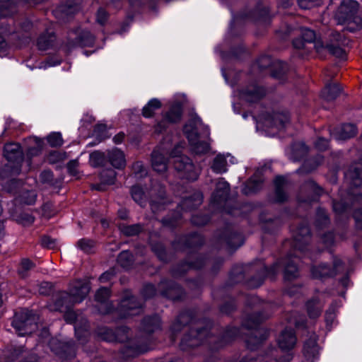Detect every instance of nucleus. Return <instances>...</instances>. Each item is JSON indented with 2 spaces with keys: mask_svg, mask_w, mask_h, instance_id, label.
<instances>
[{
  "mask_svg": "<svg viewBox=\"0 0 362 362\" xmlns=\"http://www.w3.org/2000/svg\"><path fill=\"white\" fill-rule=\"evenodd\" d=\"M56 342L57 341L54 339L49 342L50 348L56 355L64 359L71 358L74 356V349L69 344H63L59 349H55L53 347V344Z\"/></svg>",
  "mask_w": 362,
  "mask_h": 362,
  "instance_id": "37",
  "label": "nucleus"
},
{
  "mask_svg": "<svg viewBox=\"0 0 362 362\" xmlns=\"http://www.w3.org/2000/svg\"><path fill=\"white\" fill-rule=\"evenodd\" d=\"M269 317L263 315L260 313H255L248 315L243 322L242 329H246L250 332L245 339L247 349H256L258 346L268 337V332L262 327L259 324Z\"/></svg>",
  "mask_w": 362,
  "mask_h": 362,
  "instance_id": "3",
  "label": "nucleus"
},
{
  "mask_svg": "<svg viewBox=\"0 0 362 362\" xmlns=\"http://www.w3.org/2000/svg\"><path fill=\"white\" fill-rule=\"evenodd\" d=\"M203 202V194L200 191L194 192L191 196L182 199L177 206L178 212L173 218H164L162 219L163 226L174 228L177 224V221L181 218L180 211H189L198 208Z\"/></svg>",
  "mask_w": 362,
  "mask_h": 362,
  "instance_id": "7",
  "label": "nucleus"
},
{
  "mask_svg": "<svg viewBox=\"0 0 362 362\" xmlns=\"http://www.w3.org/2000/svg\"><path fill=\"white\" fill-rule=\"evenodd\" d=\"M47 140L52 147H59L63 144L62 134L59 132H53L47 136Z\"/></svg>",
  "mask_w": 362,
  "mask_h": 362,
  "instance_id": "57",
  "label": "nucleus"
},
{
  "mask_svg": "<svg viewBox=\"0 0 362 362\" xmlns=\"http://www.w3.org/2000/svg\"><path fill=\"white\" fill-rule=\"evenodd\" d=\"M144 310V302L136 296L126 292L117 307L120 318H127L141 314Z\"/></svg>",
  "mask_w": 362,
  "mask_h": 362,
  "instance_id": "8",
  "label": "nucleus"
},
{
  "mask_svg": "<svg viewBox=\"0 0 362 362\" xmlns=\"http://www.w3.org/2000/svg\"><path fill=\"white\" fill-rule=\"evenodd\" d=\"M95 42V37L88 30L79 28L68 33L66 46L69 49L77 47H91Z\"/></svg>",
  "mask_w": 362,
  "mask_h": 362,
  "instance_id": "11",
  "label": "nucleus"
},
{
  "mask_svg": "<svg viewBox=\"0 0 362 362\" xmlns=\"http://www.w3.org/2000/svg\"><path fill=\"white\" fill-rule=\"evenodd\" d=\"M358 4L355 0H343L339 6L335 19L345 29L353 33L362 28V18L357 15Z\"/></svg>",
  "mask_w": 362,
  "mask_h": 362,
  "instance_id": "4",
  "label": "nucleus"
},
{
  "mask_svg": "<svg viewBox=\"0 0 362 362\" xmlns=\"http://www.w3.org/2000/svg\"><path fill=\"white\" fill-rule=\"evenodd\" d=\"M107 158L108 163L115 168L122 169L126 165L124 154L117 148L107 150Z\"/></svg>",
  "mask_w": 362,
  "mask_h": 362,
  "instance_id": "30",
  "label": "nucleus"
},
{
  "mask_svg": "<svg viewBox=\"0 0 362 362\" xmlns=\"http://www.w3.org/2000/svg\"><path fill=\"white\" fill-rule=\"evenodd\" d=\"M119 229L125 236H135L144 230V225L141 223L132 225L122 223L119 225Z\"/></svg>",
  "mask_w": 362,
  "mask_h": 362,
  "instance_id": "41",
  "label": "nucleus"
},
{
  "mask_svg": "<svg viewBox=\"0 0 362 362\" xmlns=\"http://www.w3.org/2000/svg\"><path fill=\"white\" fill-rule=\"evenodd\" d=\"M134 256L128 250L121 252L117 257L118 263L125 269L129 268L134 262Z\"/></svg>",
  "mask_w": 362,
  "mask_h": 362,
  "instance_id": "46",
  "label": "nucleus"
},
{
  "mask_svg": "<svg viewBox=\"0 0 362 362\" xmlns=\"http://www.w3.org/2000/svg\"><path fill=\"white\" fill-rule=\"evenodd\" d=\"M202 125V121L194 111L189 113V119L183 127V132L189 141L197 140L199 137L198 129Z\"/></svg>",
  "mask_w": 362,
  "mask_h": 362,
  "instance_id": "23",
  "label": "nucleus"
},
{
  "mask_svg": "<svg viewBox=\"0 0 362 362\" xmlns=\"http://www.w3.org/2000/svg\"><path fill=\"white\" fill-rule=\"evenodd\" d=\"M218 241L221 245H225L229 250H236L244 243L243 235L238 233L230 227H227L218 235Z\"/></svg>",
  "mask_w": 362,
  "mask_h": 362,
  "instance_id": "13",
  "label": "nucleus"
},
{
  "mask_svg": "<svg viewBox=\"0 0 362 362\" xmlns=\"http://www.w3.org/2000/svg\"><path fill=\"white\" fill-rule=\"evenodd\" d=\"M360 167L358 166H352L351 170H353V179L354 183L356 186L362 187V177H361V174L362 173V164H360Z\"/></svg>",
  "mask_w": 362,
  "mask_h": 362,
  "instance_id": "63",
  "label": "nucleus"
},
{
  "mask_svg": "<svg viewBox=\"0 0 362 362\" xmlns=\"http://www.w3.org/2000/svg\"><path fill=\"white\" fill-rule=\"evenodd\" d=\"M289 122V115L286 112H274L272 115V125L278 129L284 128Z\"/></svg>",
  "mask_w": 362,
  "mask_h": 362,
  "instance_id": "44",
  "label": "nucleus"
},
{
  "mask_svg": "<svg viewBox=\"0 0 362 362\" xmlns=\"http://www.w3.org/2000/svg\"><path fill=\"white\" fill-rule=\"evenodd\" d=\"M296 31L305 42L313 43L316 38L315 32L310 28L301 27Z\"/></svg>",
  "mask_w": 362,
  "mask_h": 362,
  "instance_id": "52",
  "label": "nucleus"
},
{
  "mask_svg": "<svg viewBox=\"0 0 362 362\" xmlns=\"http://www.w3.org/2000/svg\"><path fill=\"white\" fill-rule=\"evenodd\" d=\"M160 327V319L158 315L145 317L141 323V329L143 332L151 334Z\"/></svg>",
  "mask_w": 362,
  "mask_h": 362,
  "instance_id": "31",
  "label": "nucleus"
},
{
  "mask_svg": "<svg viewBox=\"0 0 362 362\" xmlns=\"http://www.w3.org/2000/svg\"><path fill=\"white\" fill-rule=\"evenodd\" d=\"M76 247L85 253H90L95 247V242L91 239L81 238L77 241Z\"/></svg>",
  "mask_w": 362,
  "mask_h": 362,
  "instance_id": "54",
  "label": "nucleus"
},
{
  "mask_svg": "<svg viewBox=\"0 0 362 362\" xmlns=\"http://www.w3.org/2000/svg\"><path fill=\"white\" fill-rule=\"evenodd\" d=\"M37 195L34 191H25L21 195V200L23 203L32 205L36 201Z\"/></svg>",
  "mask_w": 362,
  "mask_h": 362,
  "instance_id": "61",
  "label": "nucleus"
},
{
  "mask_svg": "<svg viewBox=\"0 0 362 362\" xmlns=\"http://www.w3.org/2000/svg\"><path fill=\"white\" fill-rule=\"evenodd\" d=\"M90 158L95 166H104L108 163L107 151L105 152L95 151L90 154Z\"/></svg>",
  "mask_w": 362,
  "mask_h": 362,
  "instance_id": "47",
  "label": "nucleus"
},
{
  "mask_svg": "<svg viewBox=\"0 0 362 362\" xmlns=\"http://www.w3.org/2000/svg\"><path fill=\"white\" fill-rule=\"evenodd\" d=\"M45 0H6L0 1V16L3 18L13 15L17 11V7L26 4L29 6H35L41 4Z\"/></svg>",
  "mask_w": 362,
  "mask_h": 362,
  "instance_id": "16",
  "label": "nucleus"
},
{
  "mask_svg": "<svg viewBox=\"0 0 362 362\" xmlns=\"http://www.w3.org/2000/svg\"><path fill=\"white\" fill-rule=\"evenodd\" d=\"M240 97L248 103H257L266 95L264 87L253 83L246 86L240 91Z\"/></svg>",
  "mask_w": 362,
  "mask_h": 362,
  "instance_id": "19",
  "label": "nucleus"
},
{
  "mask_svg": "<svg viewBox=\"0 0 362 362\" xmlns=\"http://www.w3.org/2000/svg\"><path fill=\"white\" fill-rule=\"evenodd\" d=\"M189 326V331L184 334L180 343V348L188 351L206 343L213 350L218 349L234 340L240 334V330L235 327H228L221 337L209 334L211 322L206 320H197L194 311L187 310L180 313L170 327V337L175 341L176 336L185 327Z\"/></svg>",
  "mask_w": 362,
  "mask_h": 362,
  "instance_id": "1",
  "label": "nucleus"
},
{
  "mask_svg": "<svg viewBox=\"0 0 362 362\" xmlns=\"http://www.w3.org/2000/svg\"><path fill=\"white\" fill-rule=\"evenodd\" d=\"M316 226L322 228L329 223V218L326 211L323 209H318L316 214Z\"/></svg>",
  "mask_w": 362,
  "mask_h": 362,
  "instance_id": "56",
  "label": "nucleus"
},
{
  "mask_svg": "<svg viewBox=\"0 0 362 362\" xmlns=\"http://www.w3.org/2000/svg\"><path fill=\"white\" fill-rule=\"evenodd\" d=\"M302 189L309 191L316 196H320L323 194V189L312 180L305 182L302 186Z\"/></svg>",
  "mask_w": 362,
  "mask_h": 362,
  "instance_id": "51",
  "label": "nucleus"
},
{
  "mask_svg": "<svg viewBox=\"0 0 362 362\" xmlns=\"http://www.w3.org/2000/svg\"><path fill=\"white\" fill-rule=\"evenodd\" d=\"M346 44V40L343 35L338 32L332 33L329 42L327 43L325 48L332 55L339 58L345 57V51L341 47Z\"/></svg>",
  "mask_w": 362,
  "mask_h": 362,
  "instance_id": "21",
  "label": "nucleus"
},
{
  "mask_svg": "<svg viewBox=\"0 0 362 362\" xmlns=\"http://www.w3.org/2000/svg\"><path fill=\"white\" fill-rule=\"evenodd\" d=\"M305 307L310 318L315 319L321 315L324 303L317 297H314L307 301Z\"/></svg>",
  "mask_w": 362,
  "mask_h": 362,
  "instance_id": "33",
  "label": "nucleus"
},
{
  "mask_svg": "<svg viewBox=\"0 0 362 362\" xmlns=\"http://www.w3.org/2000/svg\"><path fill=\"white\" fill-rule=\"evenodd\" d=\"M206 258L199 254L192 253L187 260L182 262L171 269V274L175 278L183 276L189 269H199L206 264Z\"/></svg>",
  "mask_w": 362,
  "mask_h": 362,
  "instance_id": "10",
  "label": "nucleus"
},
{
  "mask_svg": "<svg viewBox=\"0 0 362 362\" xmlns=\"http://www.w3.org/2000/svg\"><path fill=\"white\" fill-rule=\"evenodd\" d=\"M286 180L283 176H276L274 180L275 185V201L284 202L287 199V195L284 190Z\"/></svg>",
  "mask_w": 362,
  "mask_h": 362,
  "instance_id": "38",
  "label": "nucleus"
},
{
  "mask_svg": "<svg viewBox=\"0 0 362 362\" xmlns=\"http://www.w3.org/2000/svg\"><path fill=\"white\" fill-rule=\"evenodd\" d=\"M35 267V264L28 259H23L21 261L20 268L18 269V274L21 277L25 278L27 276V272Z\"/></svg>",
  "mask_w": 362,
  "mask_h": 362,
  "instance_id": "58",
  "label": "nucleus"
},
{
  "mask_svg": "<svg viewBox=\"0 0 362 362\" xmlns=\"http://www.w3.org/2000/svg\"><path fill=\"white\" fill-rule=\"evenodd\" d=\"M55 39L54 32L47 30L38 37L37 46L40 50H47L53 46Z\"/></svg>",
  "mask_w": 362,
  "mask_h": 362,
  "instance_id": "35",
  "label": "nucleus"
},
{
  "mask_svg": "<svg viewBox=\"0 0 362 362\" xmlns=\"http://www.w3.org/2000/svg\"><path fill=\"white\" fill-rule=\"evenodd\" d=\"M308 153V147L303 142H296L291 146L290 158L293 161H298Z\"/></svg>",
  "mask_w": 362,
  "mask_h": 362,
  "instance_id": "39",
  "label": "nucleus"
},
{
  "mask_svg": "<svg viewBox=\"0 0 362 362\" xmlns=\"http://www.w3.org/2000/svg\"><path fill=\"white\" fill-rule=\"evenodd\" d=\"M246 17L250 18L257 23L262 25H268L271 21L269 8L262 4L257 5L255 9L250 12Z\"/></svg>",
  "mask_w": 362,
  "mask_h": 362,
  "instance_id": "28",
  "label": "nucleus"
},
{
  "mask_svg": "<svg viewBox=\"0 0 362 362\" xmlns=\"http://www.w3.org/2000/svg\"><path fill=\"white\" fill-rule=\"evenodd\" d=\"M341 88L338 83H329L322 90L321 95L327 101L335 100L341 93Z\"/></svg>",
  "mask_w": 362,
  "mask_h": 362,
  "instance_id": "36",
  "label": "nucleus"
},
{
  "mask_svg": "<svg viewBox=\"0 0 362 362\" xmlns=\"http://www.w3.org/2000/svg\"><path fill=\"white\" fill-rule=\"evenodd\" d=\"M357 132L356 127L353 124H344L333 134L337 140H346L354 137Z\"/></svg>",
  "mask_w": 362,
  "mask_h": 362,
  "instance_id": "32",
  "label": "nucleus"
},
{
  "mask_svg": "<svg viewBox=\"0 0 362 362\" xmlns=\"http://www.w3.org/2000/svg\"><path fill=\"white\" fill-rule=\"evenodd\" d=\"M308 337L303 344V354L308 362H313L319 355L317 336L314 332H308Z\"/></svg>",
  "mask_w": 362,
  "mask_h": 362,
  "instance_id": "18",
  "label": "nucleus"
},
{
  "mask_svg": "<svg viewBox=\"0 0 362 362\" xmlns=\"http://www.w3.org/2000/svg\"><path fill=\"white\" fill-rule=\"evenodd\" d=\"M11 325L19 336L30 334L37 329L35 315L27 309L16 312Z\"/></svg>",
  "mask_w": 362,
  "mask_h": 362,
  "instance_id": "6",
  "label": "nucleus"
},
{
  "mask_svg": "<svg viewBox=\"0 0 362 362\" xmlns=\"http://www.w3.org/2000/svg\"><path fill=\"white\" fill-rule=\"evenodd\" d=\"M279 267H284V277L286 281H292L299 276V270L297 263L291 256L288 255L275 262L272 267L267 268L264 264L259 262L256 265L235 266L230 274V279L233 283H240L245 278V272L250 269L252 272H257V276H253L249 280V286L257 288L260 286L265 276L274 277L278 273Z\"/></svg>",
  "mask_w": 362,
  "mask_h": 362,
  "instance_id": "2",
  "label": "nucleus"
},
{
  "mask_svg": "<svg viewBox=\"0 0 362 362\" xmlns=\"http://www.w3.org/2000/svg\"><path fill=\"white\" fill-rule=\"evenodd\" d=\"M81 0H67L66 4L60 6L57 11L66 16L73 15L81 9Z\"/></svg>",
  "mask_w": 362,
  "mask_h": 362,
  "instance_id": "40",
  "label": "nucleus"
},
{
  "mask_svg": "<svg viewBox=\"0 0 362 362\" xmlns=\"http://www.w3.org/2000/svg\"><path fill=\"white\" fill-rule=\"evenodd\" d=\"M132 199L140 206H143L145 203V197L143 189L139 186H133L131 189Z\"/></svg>",
  "mask_w": 362,
  "mask_h": 362,
  "instance_id": "55",
  "label": "nucleus"
},
{
  "mask_svg": "<svg viewBox=\"0 0 362 362\" xmlns=\"http://www.w3.org/2000/svg\"><path fill=\"white\" fill-rule=\"evenodd\" d=\"M141 294L144 299L151 298L156 294V288L153 284H146L143 286Z\"/></svg>",
  "mask_w": 362,
  "mask_h": 362,
  "instance_id": "59",
  "label": "nucleus"
},
{
  "mask_svg": "<svg viewBox=\"0 0 362 362\" xmlns=\"http://www.w3.org/2000/svg\"><path fill=\"white\" fill-rule=\"evenodd\" d=\"M297 338L292 329L286 328L284 329L279 338V347L284 351H289L293 349L296 344Z\"/></svg>",
  "mask_w": 362,
  "mask_h": 362,
  "instance_id": "26",
  "label": "nucleus"
},
{
  "mask_svg": "<svg viewBox=\"0 0 362 362\" xmlns=\"http://www.w3.org/2000/svg\"><path fill=\"white\" fill-rule=\"evenodd\" d=\"M158 288L161 296L173 300L182 299L185 294L182 288L173 281H161Z\"/></svg>",
  "mask_w": 362,
  "mask_h": 362,
  "instance_id": "17",
  "label": "nucleus"
},
{
  "mask_svg": "<svg viewBox=\"0 0 362 362\" xmlns=\"http://www.w3.org/2000/svg\"><path fill=\"white\" fill-rule=\"evenodd\" d=\"M229 192V184L223 178H221L216 183V189L211 195V206L217 209L221 208L228 197Z\"/></svg>",
  "mask_w": 362,
  "mask_h": 362,
  "instance_id": "15",
  "label": "nucleus"
},
{
  "mask_svg": "<svg viewBox=\"0 0 362 362\" xmlns=\"http://www.w3.org/2000/svg\"><path fill=\"white\" fill-rule=\"evenodd\" d=\"M182 116V107L180 103L173 104L166 112L163 116V119L158 123L156 131L161 132L165 129L167 126L166 123H177L179 122Z\"/></svg>",
  "mask_w": 362,
  "mask_h": 362,
  "instance_id": "20",
  "label": "nucleus"
},
{
  "mask_svg": "<svg viewBox=\"0 0 362 362\" xmlns=\"http://www.w3.org/2000/svg\"><path fill=\"white\" fill-rule=\"evenodd\" d=\"M16 220L23 226H29L34 222L35 217L30 214L23 212L18 215Z\"/></svg>",
  "mask_w": 362,
  "mask_h": 362,
  "instance_id": "64",
  "label": "nucleus"
},
{
  "mask_svg": "<svg viewBox=\"0 0 362 362\" xmlns=\"http://www.w3.org/2000/svg\"><path fill=\"white\" fill-rule=\"evenodd\" d=\"M203 243V237L197 233H193L188 235L178 237L173 243V247L176 250H185L187 249L195 250Z\"/></svg>",
  "mask_w": 362,
  "mask_h": 362,
  "instance_id": "14",
  "label": "nucleus"
},
{
  "mask_svg": "<svg viewBox=\"0 0 362 362\" xmlns=\"http://www.w3.org/2000/svg\"><path fill=\"white\" fill-rule=\"evenodd\" d=\"M4 154L8 162L6 168H10L13 174H19L23 160V153L17 143H8L4 146Z\"/></svg>",
  "mask_w": 362,
  "mask_h": 362,
  "instance_id": "9",
  "label": "nucleus"
},
{
  "mask_svg": "<svg viewBox=\"0 0 362 362\" xmlns=\"http://www.w3.org/2000/svg\"><path fill=\"white\" fill-rule=\"evenodd\" d=\"M90 291V286L88 283L81 281H76L71 284L69 289V295L73 303H79L82 302Z\"/></svg>",
  "mask_w": 362,
  "mask_h": 362,
  "instance_id": "25",
  "label": "nucleus"
},
{
  "mask_svg": "<svg viewBox=\"0 0 362 362\" xmlns=\"http://www.w3.org/2000/svg\"><path fill=\"white\" fill-rule=\"evenodd\" d=\"M74 304V303H73L69 293L61 292L54 300V304L51 305L50 310L63 312L68 310Z\"/></svg>",
  "mask_w": 362,
  "mask_h": 362,
  "instance_id": "29",
  "label": "nucleus"
},
{
  "mask_svg": "<svg viewBox=\"0 0 362 362\" xmlns=\"http://www.w3.org/2000/svg\"><path fill=\"white\" fill-rule=\"evenodd\" d=\"M132 170L135 176L139 178L147 175V170L144 166L141 161H136L132 165Z\"/></svg>",
  "mask_w": 362,
  "mask_h": 362,
  "instance_id": "60",
  "label": "nucleus"
},
{
  "mask_svg": "<svg viewBox=\"0 0 362 362\" xmlns=\"http://www.w3.org/2000/svg\"><path fill=\"white\" fill-rule=\"evenodd\" d=\"M167 159L158 151L154 150L151 153V165L153 169L158 173H164L166 171Z\"/></svg>",
  "mask_w": 362,
  "mask_h": 362,
  "instance_id": "34",
  "label": "nucleus"
},
{
  "mask_svg": "<svg viewBox=\"0 0 362 362\" xmlns=\"http://www.w3.org/2000/svg\"><path fill=\"white\" fill-rule=\"evenodd\" d=\"M22 350L20 348H11L4 351L2 360L5 362H12L16 360L21 354Z\"/></svg>",
  "mask_w": 362,
  "mask_h": 362,
  "instance_id": "53",
  "label": "nucleus"
},
{
  "mask_svg": "<svg viewBox=\"0 0 362 362\" xmlns=\"http://www.w3.org/2000/svg\"><path fill=\"white\" fill-rule=\"evenodd\" d=\"M310 230L305 223L300 224L293 234L294 247L300 251H304L310 240Z\"/></svg>",
  "mask_w": 362,
  "mask_h": 362,
  "instance_id": "24",
  "label": "nucleus"
},
{
  "mask_svg": "<svg viewBox=\"0 0 362 362\" xmlns=\"http://www.w3.org/2000/svg\"><path fill=\"white\" fill-rule=\"evenodd\" d=\"M100 179L103 184L113 185L116 180V172L112 168L103 169L100 173Z\"/></svg>",
  "mask_w": 362,
  "mask_h": 362,
  "instance_id": "48",
  "label": "nucleus"
},
{
  "mask_svg": "<svg viewBox=\"0 0 362 362\" xmlns=\"http://www.w3.org/2000/svg\"><path fill=\"white\" fill-rule=\"evenodd\" d=\"M343 269L342 261L338 258L333 260V266L323 263L311 268L312 276L315 279H323L325 278L334 277Z\"/></svg>",
  "mask_w": 362,
  "mask_h": 362,
  "instance_id": "12",
  "label": "nucleus"
},
{
  "mask_svg": "<svg viewBox=\"0 0 362 362\" xmlns=\"http://www.w3.org/2000/svg\"><path fill=\"white\" fill-rule=\"evenodd\" d=\"M260 187V181L250 179L247 182H245L244 187L242 189V192L245 195H249L257 192Z\"/></svg>",
  "mask_w": 362,
  "mask_h": 362,
  "instance_id": "50",
  "label": "nucleus"
},
{
  "mask_svg": "<svg viewBox=\"0 0 362 362\" xmlns=\"http://www.w3.org/2000/svg\"><path fill=\"white\" fill-rule=\"evenodd\" d=\"M179 148L176 146L170 153V156L174 158V168L181 179L194 181L199 177V169L195 167L189 157L179 155Z\"/></svg>",
  "mask_w": 362,
  "mask_h": 362,
  "instance_id": "5",
  "label": "nucleus"
},
{
  "mask_svg": "<svg viewBox=\"0 0 362 362\" xmlns=\"http://www.w3.org/2000/svg\"><path fill=\"white\" fill-rule=\"evenodd\" d=\"M210 220V218L206 215L196 214L191 217V222L193 225L197 226H202L206 224Z\"/></svg>",
  "mask_w": 362,
  "mask_h": 362,
  "instance_id": "62",
  "label": "nucleus"
},
{
  "mask_svg": "<svg viewBox=\"0 0 362 362\" xmlns=\"http://www.w3.org/2000/svg\"><path fill=\"white\" fill-rule=\"evenodd\" d=\"M226 160L223 156H216L213 161L211 168L216 173H223L226 171Z\"/></svg>",
  "mask_w": 362,
  "mask_h": 362,
  "instance_id": "49",
  "label": "nucleus"
},
{
  "mask_svg": "<svg viewBox=\"0 0 362 362\" xmlns=\"http://www.w3.org/2000/svg\"><path fill=\"white\" fill-rule=\"evenodd\" d=\"M66 312L64 314V320L69 323H74L75 332L77 339L84 342L83 337L86 338L88 335V322L86 320H83L81 325L78 323V316L76 313L73 310H66Z\"/></svg>",
  "mask_w": 362,
  "mask_h": 362,
  "instance_id": "22",
  "label": "nucleus"
},
{
  "mask_svg": "<svg viewBox=\"0 0 362 362\" xmlns=\"http://www.w3.org/2000/svg\"><path fill=\"white\" fill-rule=\"evenodd\" d=\"M322 158L321 157H317L305 160L302 166L296 170V173L299 174H308L311 173L318 167L322 161Z\"/></svg>",
  "mask_w": 362,
  "mask_h": 362,
  "instance_id": "42",
  "label": "nucleus"
},
{
  "mask_svg": "<svg viewBox=\"0 0 362 362\" xmlns=\"http://www.w3.org/2000/svg\"><path fill=\"white\" fill-rule=\"evenodd\" d=\"M162 106L161 102L157 98L150 100L142 109V115L146 118L152 117L156 110Z\"/></svg>",
  "mask_w": 362,
  "mask_h": 362,
  "instance_id": "43",
  "label": "nucleus"
},
{
  "mask_svg": "<svg viewBox=\"0 0 362 362\" xmlns=\"http://www.w3.org/2000/svg\"><path fill=\"white\" fill-rule=\"evenodd\" d=\"M110 296V290L107 287H101L95 293V300L101 303V307L98 308V312L103 315L110 313L113 308L112 304L107 302Z\"/></svg>",
  "mask_w": 362,
  "mask_h": 362,
  "instance_id": "27",
  "label": "nucleus"
},
{
  "mask_svg": "<svg viewBox=\"0 0 362 362\" xmlns=\"http://www.w3.org/2000/svg\"><path fill=\"white\" fill-rule=\"evenodd\" d=\"M151 247L152 251L156 254V255L158 257V258L164 262H166L168 261L169 257L168 255L166 252L165 246L161 243H153L151 242Z\"/></svg>",
  "mask_w": 362,
  "mask_h": 362,
  "instance_id": "45",
  "label": "nucleus"
}]
</instances>
